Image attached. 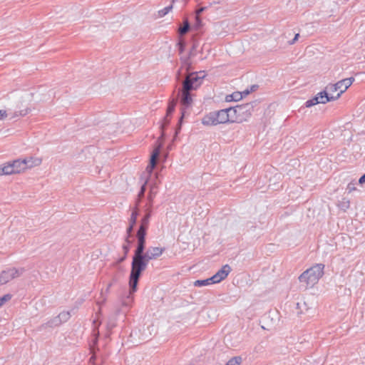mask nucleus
I'll return each instance as SVG.
<instances>
[{
  "label": "nucleus",
  "mask_w": 365,
  "mask_h": 365,
  "mask_svg": "<svg viewBox=\"0 0 365 365\" xmlns=\"http://www.w3.org/2000/svg\"><path fill=\"white\" fill-rule=\"evenodd\" d=\"M179 44H180V53H182L184 49V44L182 43H179Z\"/></svg>",
  "instance_id": "40"
},
{
  "label": "nucleus",
  "mask_w": 365,
  "mask_h": 365,
  "mask_svg": "<svg viewBox=\"0 0 365 365\" xmlns=\"http://www.w3.org/2000/svg\"><path fill=\"white\" fill-rule=\"evenodd\" d=\"M130 299V295L128 297V300H129Z\"/></svg>",
  "instance_id": "46"
},
{
  "label": "nucleus",
  "mask_w": 365,
  "mask_h": 365,
  "mask_svg": "<svg viewBox=\"0 0 365 365\" xmlns=\"http://www.w3.org/2000/svg\"><path fill=\"white\" fill-rule=\"evenodd\" d=\"M299 36V34H297L294 36V38L292 40V41L290 42V44H294L296 41H297L298 39V37Z\"/></svg>",
  "instance_id": "38"
},
{
  "label": "nucleus",
  "mask_w": 365,
  "mask_h": 365,
  "mask_svg": "<svg viewBox=\"0 0 365 365\" xmlns=\"http://www.w3.org/2000/svg\"><path fill=\"white\" fill-rule=\"evenodd\" d=\"M243 106H247V107L244 108L240 113L243 112V110L245 109V111H247V109H246L247 107H250V105L249 104H246V105H242Z\"/></svg>",
  "instance_id": "41"
},
{
  "label": "nucleus",
  "mask_w": 365,
  "mask_h": 365,
  "mask_svg": "<svg viewBox=\"0 0 365 365\" xmlns=\"http://www.w3.org/2000/svg\"><path fill=\"white\" fill-rule=\"evenodd\" d=\"M24 272L25 269L24 267H10L3 270L0 273V284H5L11 280L21 276Z\"/></svg>",
  "instance_id": "6"
},
{
  "label": "nucleus",
  "mask_w": 365,
  "mask_h": 365,
  "mask_svg": "<svg viewBox=\"0 0 365 365\" xmlns=\"http://www.w3.org/2000/svg\"><path fill=\"white\" fill-rule=\"evenodd\" d=\"M242 98V93L239 92L233 93L231 95H227L225 98L227 102L237 101Z\"/></svg>",
  "instance_id": "18"
},
{
  "label": "nucleus",
  "mask_w": 365,
  "mask_h": 365,
  "mask_svg": "<svg viewBox=\"0 0 365 365\" xmlns=\"http://www.w3.org/2000/svg\"><path fill=\"white\" fill-rule=\"evenodd\" d=\"M153 327H147V329L148 331H150V329L152 328ZM151 337V332L149 331V334H143L142 335V337H140V340L142 341H148Z\"/></svg>",
  "instance_id": "28"
},
{
  "label": "nucleus",
  "mask_w": 365,
  "mask_h": 365,
  "mask_svg": "<svg viewBox=\"0 0 365 365\" xmlns=\"http://www.w3.org/2000/svg\"><path fill=\"white\" fill-rule=\"evenodd\" d=\"M359 183L363 185L365 183V173L359 178Z\"/></svg>",
  "instance_id": "36"
},
{
  "label": "nucleus",
  "mask_w": 365,
  "mask_h": 365,
  "mask_svg": "<svg viewBox=\"0 0 365 365\" xmlns=\"http://www.w3.org/2000/svg\"><path fill=\"white\" fill-rule=\"evenodd\" d=\"M338 207L344 210V211H346V210H348L350 207V201L349 200H348L347 198H342L341 200H340L338 203Z\"/></svg>",
  "instance_id": "19"
},
{
  "label": "nucleus",
  "mask_w": 365,
  "mask_h": 365,
  "mask_svg": "<svg viewBox=\"0 0 365 365\" xmlns=\"http://www.w3.org/2000/svg\"><path fill=\"white\" fill-rule=\"evenodd\" d=\"M211 284H215L212 282V277L206 279L196 280L194 282V286L195 287H205Z\"/></svg>",
  "instance_id": "17"
},
{
  "label": "nucleus",
  "mask_w": 365,
  "mask_h": 365,
  "mask_svg": "<svg viewBox=\"0 0 365 365\" xmlns=\"http://www.w3.org/2000/svg\"><path fill=\"white\" fill-rule=\"evenodd\" d=\"M147 181L145 182V183L141 186L140 190L138 193V197L140 198L143 197L144 196L145 192V187H146Z\"/></svg>",
  "instance_id": "30"
},
{
  "label": "nucleus",
  "mask_w": 365,
  "mask_h": 365,
  "mask_svg": "<svg viewBox=\"0 0 365 365\" xmlns=\"http://www.w3.org/2000/svg\"><path fill=\"white\" fill-rule=\"evenodd\" d=\"M151 217V210H147L145 215L140 221V225L137 232L138 235H145L147 234V230L149 227L150 219Z\"/></svg>",
  "instance_id": "10"
},
{
  "label": "nucleus",
  "mask_w": 365,
  "mask_h": 365,
  "mask_svg": "<svg viewBox=\"0 0 365 365\" xmlns=\"http://www.w3.org/2000/svg\"><path fill=\"white\" fill-rule=\"evenodd\" d=\"M6 168H7L6 164H4L3 166H0V175H10L9 171L7 170Z\"/></svg>",
  "instance_id": "29"
},
{
  "label": "nucleus",
  "mask_w": 365,
  "mask_h": 365,
  "mask_svg": "<svg viewBox=\"0 0 365 365\" xmlns=\"http://www.w3.org/2000/svg\"><path fill=\"white\" fill-rule=\"evenodd\" d=\"M232 269L228 264L224 265L220 270H218L216 274H215L212 277V282L219 283L222 280L225 279L227 275L231 272Z\"/></svg>",
  "instance_id": "11"
},
{
  "label": "nucleus",
  "mask_w": 365,
  "mask_h": 365,
  "mask_svg": "<svg viewBox=\"0 0 365 365\" xmlns=\"http://www.w3.org/2000/svg\"><path fill=\"white\" fill-rule=\"evenodd\" d=\"M26 163V169L31 168L33 167L41 165L42 160L39 158L30 157L28 158L23 159Z\"/></svg>",
  "instance_id": "16"
},
{
  "label": "nucleus",
  "mask_w": 365,
  "mask_h": 365,
  "mask_svg": "<svg viewBox=\"0 0 365 365\" xmlns=\"http://www.w3.org/2000/svg\"><path fill=\"white\" fill-rule=\"evenodd\" d=\"M136 221H137V218H135V217H133L130 216V218L129 220V225L135 226Z\"/></svg>",
  "instance_id": "34"
},
{
  "label": "nucleus",
  "mask_w": 365,
  "mask_h": 365,
  "mask_svg": "<svg viewBox=\"0 0 365 365\" xmlns=\"http://www.w3.org/2000/svg\"><path fill=\"white\" fill-rule=\"evenodd\" d=\"M133 227H134V226L129 225V227L127 228L128 237H127V239H126V242H128V243L130 242V240H128V238L131 235V232H133Z\"/></svg>",
  "instance_id": "31"
},
{
  "label": "nucleus",
  "mask_w": 365,
  "mask_h": 365,
  "mask_svg": "<svg viewBox=\"0 0 365 365\" xmlns=\"http://www.w3.org/2000/svg\"><path fill=\"white\" fill-rule=\"evenodd\" d=\"M11 299V294H7L0 297V307Z\"/></svg>",
  "instance_id": "26"
},
{
  "label": "nucleus",
  "mask_w": 365,
  "mask_h": 365,
  "mask_svg": "<svg viewBox=\"0 0 365 365\" xmlns=\"http://www.w3.org/2000/svg\"><path fill=\"white\" fill-rule=\"evenodd\" d=\"M354 81V78L353 77L344 78L338 81L335 84H329L327 86V90L330 93V94L334 95V97H337L338 99Z\"/></svg>",
  "instance_id": "5"
},
{
  "label": "nucleus",
  "mask_w": 365,
  "mask_h": 365,
  "mask_svg": "<svg viewBox=\"0 0 365 365\" xmlns=\"http://www.w3.org/2000/svg\"><path fill=\"white\" fill-rule=\"evenodd\" d=\"M316 96L318 98L319 103L324 104L327 102L337 100V97H334V95L330 94L327 91V88L324 91L318 93Z\"/></svg>",
  "instance_id": "12"
},
{
  "label": "nucleus",
  "mask_w": 365,
  "mask_h": 365,
  "mask_svg": "<svg viewBox=\"0 0 365 365\" xmlns=\"http://www.w3.org/2000/svg\"><path fill=\"white\" fill-rule=\"evenodd\" d=\"M203 76H200L198 73H188L185 80L182 81V88L181 92V116L179 120V130L180 129L182 118L187 114V110L190 108L192 106V97L190 92L196 90L200 86L202 83Z\"/></svg>",
  "instance_id": "2"
},
{
  "label": "nucleus",
  "mask_w": 365,
  "mask_h": 365,
  "mask_svg": "<svg viewBox=\"0 0 365 365\" xmlns=\"http://www.w3.org/2000/svg\"><path fill=\"white\" fill-rule=\"evenodd\" d=\"M247 106H237L235 108L230 107L215 112L217 124L235 121V115L237 113H240L241 110Z\"/></svg>",
  "instance_id": "4"
},
{
  "label": "nucleus",
  "mask_w": 365,
  "mask_h": 365,
  "mask_svg": "<svg viewBox=\"0 0 365 365\" xmlns=\"http://www.w3.org/2000/svg\"><path fill=\"white\" fill-rule=\"evenodd\" d=\"M205 7H201V8H200L199 9H197V10L196 11V15L200 16V14L202 12H203V11H205Z\"/></svg>",
  "instance_id": "37"
},
{
  "label": "nucleus",
  "mask_w": 365,
  "mask_h": 365,
  "mask_svg": "<svg viewBox=\"0 0 365 365\" xmlns=\"http://www.w3.org/2000/svg\"><path fill=\"white\" fill-rule=\"evenodd\" d=\"M145 235H138L136 234L137 237V247L134 252V255L133 257V260L131 263V269H133L140 258L145 253Z\"/></svg>",
  "instance_id": "7"
},
{
  "label": "nucleus",
  "mask_w": 365,
  "mask_h": 365,
  "mask_svg": "<svg viewBox=\"0 0 365 365\" xmlns=\"http://www.w3.org/2000/svg\"><path fill=\"white\" fill-rule=\"evenodd\" d=\"M164 247H149L140 258L135 267L131 269L129 280L130 295L136 291L139 278L148 264L149 261L156 259L165 252Z\"/></svg>",
  "instance_id": "1"
},
{
  "label": "nucleus",
  "mask_w": 365,
  "mask_h": 365,
  "mask_svg": "<svg viewBox=\"0 0 365 365\" xmlns=\"http://www.w3.org/2000/svg\"><path fill=\"white\" fill-rule=\"evenodd\" d=\"M324 268V265L322 264H317L312 266L299 275V281L304 283L306 287L313 286L323 276Z\"/></svg>",
  "instance_id": "3"
},
{
  "label": "nucleus",
  "mask_w": 365,
  "mask_h": 365,
  "mask_svg": "<svg viewBox=\"0 0 365 365\" xmlns=\"http://www.w3.org/2000/svg\"><path fill=\"white\" fill-rule=\"evenodd\" d=\"M355 185H356V183L353 182H351L348 184V185L346 187V190L348 191L349 193H350L353 191H355L356 190Z\"/></svg>",
  "instance_id": "27"
},
{
  "label": "nucleus",
  "mask_w": 365,
  "mask_h": 365,
  "mask_svg": "<svg viewBox=\"0 0 365 365\" xmlns=\"http://www.w3.org/2000/svg\"><path fill=\"white\" fill-rule=\"evenodd\" d=\"M202 123L206 126L217 125L215 112H210L205 115L202 119Z\"/></svg>",
  "instance_id": "14"
},
{
  "label": "nucleus",
  "mask_w": 365,
  "mask_h": 365,
  "mask_svg": "<svg viewBox=\"0 0 365 365\" xmlns=\"http://www.w3.org/2000/svg\"><path fill=\"white\" fill-rule=\"evenodd\" d=\"M190 24L187 20H185L183 23L182 26L180 27L178 32L180 35H185L190 30Z\"/></svg>",
  "instance_id": "20"
},
{
  "label": "nucleus",
  "mask_w": 365,
  "mask_h": 365,
  "mask_svg": "<svg viewBox=\"0 0 365 365\" xmlns=\"http://www.w3.org/2000/svg\"><path fill=\"white\" fill-rule=\"evenodd\" d=\"M138 215V211L135 208V210H133L130 216L133 217L137 218Z\"/></svg>",
  "instance_id": "35"
},
{
  "label": "nucleus",
  "mask_w": 365,
  "mask_h": 365,
  "mask_svg": "<svg viewBox=\"0 0 365 365\" xmlns=\"http://www.w3.org/2000/svg\"><path fill=\"white\" fill-rule=\"evenodd\" d=\"M29 109L26 108L24 110H20L18 112H15L13 114L9 113V115H11V118H13L18 117V116H24L29 113ZM7 115H8V113L6 110H0V120L5 118Z\"/></svg>",
  "instance_id": "15"
},
{
  "label": "nucleus",
  "mask_w": 365,
  "mask_h": 365,
  "mask_svg": "<svg viewBox=\"0 0 365 365\" xmlns=\"http://www.w3.org/2000/svg\"><path fill=\"white\" fill-rule=\"evenodd\" d=\"M111 285H112V284H111V283H110V284L108 285V287H107V289H106V292H108V291H109V289H110V288Z\"/></svg>",
  "instance_id": "42"
},
{
  "label": "nucleus",
  "mask_w": 365,
  "mask_h": 365,
  "mask_svg": "<svg viewBox=\"0 0 365 365\" xmlns=\"http://www.w3.org/2000/svg\"><path fill=\"white\" fill-rule=\"evenodd\" d=\"M201 23H202V21H201V19L200 18V16L196 15L195 16V26L197 27H200L201 26Z\"/></svg>",
  "instance_id": "33"
},
{
  "label": "nucleus",
  "mask_w": 365,
  "mask_h": 365,
  "mask_svg": "<svg viewBox=\"0 0 365 365\" xmlns=\"http://www.w3.org/2000/svg\"><path fill=\"white\" fill-rule=\"evenodd\" d=\"M173 9V6L172 5H170L168 6H166L165 7L164 9L160 10L158 11V16L160 17H163L165 16L167 14H168L170 12V11Z\"/></svg>",
  "instance_id": "24"
},
{
  "label": "nucleus",
  "mask_w": 365,
  "mask_h": 365,
  "mask_svg": "<svg viewBox=\"0 0 365 365\" xmlns=\"http://www.w3.org/2000/svg\"><path fill=\"white\" fill-rule=\"evenodd\" d=\"M123 250L124 252V255H127L130 250L129 243L127 242V244H124L123 245Z\"/></svg>",
  "instance_id": "32"
},
{
  "label": "nucleus",
  "mask_w": 365,
  "mask_h": 365,
  "mask_svg": "<svg viewBox=\"0 0 365 365\" xmlns=\"http://www.w3.org/2000/svg\"><path fill=\"white\" fill-rule=\"evenodd\" d=\"M257 87V86H252V91H255Z\"/></svg>",
  "instance_id": "43"
},
{
  "label": "nucleus",
  "mask_w": 365,
  "mask_h": 365,
  "mask_svg": "<svg viewBox=\"0 0 365 365\" xmlns=\"http://www.w3.org/2000/svg\"><path fill=\"white\" fill-rule=\"evenodd\" d=\"M123 305L127 306V305H128V303H127V302H123Z\"/></svg>",
  "instance_id": "45"
},
{
  "label": "nucleus",
  "mask_w": 365,
  "mask_h": 365,
  "mask_svg": "<svg viewBox=\"0 0 365 365\" xmlns=\"http://www.w3.org/2000/svg\"><path fill=\"white\" fill-rule=\"evenodd\" d=\"M245 93V94H248V93H250V91H246Z\"/></svg>",
  "instance_id": "44"
},
{
  "label": "nucleus",
  "mask_w": 365,
  "mask_h": 365,
  "mask_svg": "<svg viewBox=\"0 0 365 365\" xmlns=\"http://www.w3.org/2000/svg\"><path fill=\"white\" fill-rule=\"evenodd\" d=\"M241 358L234 357L229 360L226 365H240Z\"/></svg>",
  "instance_id": "25"
},
{
  "label": "nucleus",
  "mask_w": 365,
  "mask_h": 365,
  "mask_svg": "<svg viewBox=\"0 0 365 365\" xmlns=\"http://www.w3.org/2000/svg\"><path fill=\"white\" fill-rule=\"evenodd\" d=\"M58 316L61 320V324L67 322L71 317V314L68 312H62Z\"/></svg>",
  "instance_id": "22"
},
{
  "label": "nucleus",
  "mask_w": 365,
  "mask_h": 365,
  "mask_svg": "<svg viewBox=\"0 0 365 365\" xmlns=\"http://www.w3.org/2000/svg\"><path fill=\"white\" fill-rule=\"evenodd\" d=\"M176 103H177V101L176 100H173L171 101L170 103H169V105H168V109H167V113H166V115L165 117L163 119V123L161 125V128L163 129L165 128V125H168L169 123H170V119H169V116L173 113V112L175 110V106H176Z\"/></svg>",
  "instance_id": "13"
},
{
  "label": "nucleus",
  "mask_w": 365,
  "mask_h": 365,
  "mask_svg": "<svg viewBox=\"0 0 365 365\" xmlns=\"http://www.w3.org/2000/svg\"><path fill=\"white\" fill-rule=\"evenodd\" d=\"M126 257H127V255H124L123 257H121L118 259V263H121V262H123L125 259Z\"/></svg>",
  "instance_id": "39"
},
{
  "label": "nucleus",
  "mask_w": 365,
  "mask_h": 365,
  "mask_svg": "<svg viewBox=\"0 0 365 365\" xmlns=\"http://www.w3.org/2000/svg\"><path fill=\"white\" fill-rule=\"evenodd\" d=\"M6 165V170L9 171L10 175L19 173L26 170V163L21 159L9 162Z\"/></svg>",
  "instance_id": "8"
},
{
  "label": "nucleus",
  "mask_w": 365,
  "mask_h": 365,
  "mask_svg": "<svg viewBox=\"0 0 365 365\" xmlns=\"http://www.w3.org/2000/svg\"><path fill=\"white\" fill-rule=\"evenodd\" d=\"M60 324H61V320L58 318V316L55 317L54 318L51 319L46 323L47 327H58Z\"/></svg>",
  "instance_id": "21"
},
{
  "label": "nucleus",
  "mask_w": 365,
  "mask_h": 365,
  "mask_svg": "<svg viewBox=\"0 0 365 365\" xmlns=\"http://www.w3.org/2000/svg\"><path fill=\"white\" fill-rule=\"evenodd\" d=\"M317 104H319V101H318V98H317V96H315L314 98H312V99H309L308 101H306L305 103V106L307 108H310L313 106H315Z\"/></svg>",
  "instance_id": "23"
},
{
  "label": "nucleus",
  "mask_w": 365,
  "mask_h": 365,
  "mask_svg": "<svg viewBox=\"0 0 365 365\" xmlns=\"http://www.w3.org/2000/svg\"><path fill=\"white\" fill-rule=\"evenodd\" d=\"M161 138H163V134H162L161 137L159 138V139L158 140V145H156L155 148H154V150L151 154V156H150V164L146 168L147 171L150 173H152L153 170L155 167L157 162H158V157L160 153V149H161L163 145L161 143H159V141Z\"/></svg>",
  "instance_id": "9"
}]
</instances>
